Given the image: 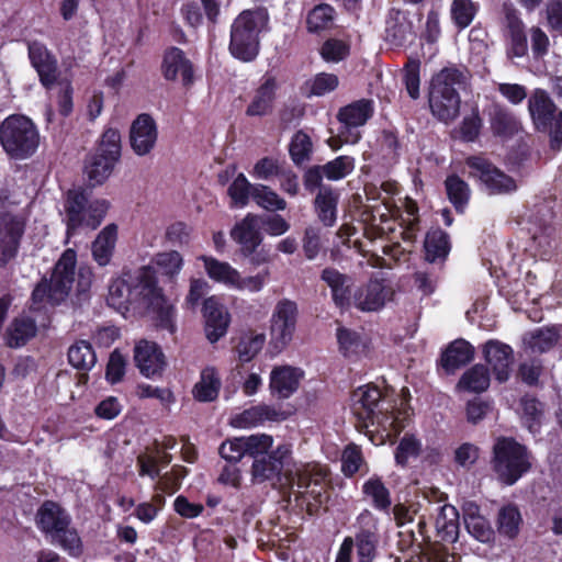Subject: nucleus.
Here are the masks:
<instances>
[{
	"mask_svg": "<svg viewBox=\"0 0 562 562\" xmlns=\"http://www.w3.org/2000/svg\"><path fill=\"white\" fill-rule=\"evenodd\" d=\"M108 303L119 312L127 311L131 304L143 305L160 327L171 333L175 330V306L148 274L136 280L131 277L113 280L109 286Z\"/></svg>",
	"mask_w": 562,
	"mask_h": 562,
	"instance_id": "f257e3e1",
	"label": "nucleus"
},
{
	"mask_svg": "<svg viewBox=\"0 0 562 562\" xmlns=\"http://www.w3.org/2000/svg\"><path fill=\"white\" fill-rule=\"evenodd\" d=\"M381 402H385V395L378 386L371 384L359 386L350 396L351 412L361 423V427L367 430L374 427L375 431H382L385 438L392 439L405 428L409 414L407 411H390L392 406L385 411H376Z\"/></svg>",
	"mask_w": 562,
	"mask_h": 562,
	"instance_id": "f03ea898",
	"label": "nucleus"
},
{
	"mask_svg": "<svg viewBox=\"0 0 562 562\" xmlns=\"http://www.w3.org/2000/svg\"><path fill=\"white\" fill-rule=\"evenodd\" d=\"M267 24L268 14L263 10L240 12L231 26L229 53L241 61H252L259 54V35Z\"/></svg>",
	"mask_w": 562,
	"mask_h": 562,
	"instance_id": "7ed1b4c3",
	"label": "nucleus"
},
{
	"mask_svg": "<svg viewBox=\"0 0 562 562\" xmlns=\"http://www.w3.org/2000/svg\"><path fill=\"white\" fill-rule=\"evenodd\" d=\"M491 468L501 483L514 485L530 470V452L512 437H497L492 449Z\"/></svg>",
	"mask_w": 562,
	"mask_h": 562,
	"instance_id": "20e7f679",
	"label": "nucleus"
},
{
	"mask_svg": "<svg viewBox=\"0 0 562 562\" xmlns=\"http://www.w3.org/2000/svg\"><path fill=\"white\" fill-rule=\"evenodd\" d=\"M77 255L66 249L55 265L49 280L43 279L32 293V308L41 310L43 304L57 305L68 296L75 281Z\"/></svg>",
	"mask_w": 562,
	"mask_h": 562,
	"instance_id": "39448f33",
	"label": "nucleus"
},
{
	"mask_svg": "<svg viewBox=\"0 0 562 562\" xmlns=\"http://www.w3.org/2000/svg\"><path fill=\"white\" fill-rule=\"evenodd\" d=\"M0 144L10 158L26 159L38 147L40 134L37 127L24 115H10L0 125Z\"/></svg>",
	"mask_w": 562,
	"mask_h": 562,
	"instance_id": "423d86ee",
	"label": "nucleus"
},
{
	"mask_svg": "<svg viewBox=\"0 0 562 562\" xmlns=\"http://www.w3.org/2000/svg\"><path fill=\"white\" fill-rule=\"evenodd\" d=\"M38 528L49 535L52 543L60 546L71 555L81 553V540L74 528H70V517L57 503L46 501L37 510Z\"/></svg>",
	"mask_w": 562,
	"mask_h": 562,
	"instance_id": "0eeeda50",
	"label": "nucleus"
},
{
	"mask_svg": "<svg viewBox=\"0 0 562 562\" xmlns=\"http://www.w3.org/2000/svg\"><path fill=\"white\" fill-rule=\"evenodd\" d=\"M67 236L79 228L95 229L103 221L109 203L105 200L90 201L83 191L70 190L64 204Z\"/></svg>",
	"mask_w": 562,
	"mask_h": 562,
	"instance_id": "6e6552de",
	"label": "nucleus"
},
{
	"mask_svg": "<svg viewBox=\"0 0 562 562\" xmlns=\"http://www.w3.org/2000/svg\"><path fill=\"white\" fill-rule=\"evenodd\" d=\"M528 111L536 128L549 132L551 148L559 150L562 146V111H558L548 92L533 90L528 99Z\"/></svg>",
	"mask_w": 562,
	"mask_h": 562,
	"instance_id": "1a4fd4ad",
	"label": "nucleus"
},
{
	"mask_svg": "<svg viewBox=\"0 0 562 562\" xmlns=\"http://www.w3.org/2000/svg\"><path fill=\"white\" fill-rule=\"evenodd\" d=\"M328 470L319 464H304L299 468L291 479L292 490L297 494L307 507H317L327 498Z\"/></svg>",
	"mask_w": 562,
	"mask_h": 562,
	"instance_id": "9d476101",
	"label": "nucleus"
},
{
	"mask_svg": "<svg viewBox=\"0 0 562 562\" xmlns=\"http://www.w3.org/2000/svg\"><path fill=\"white\" fill-rule=\"evenodd\" d=\"M299 318L297 304L289 299L278 301L270 317V345L278 352L293 339Z\"/></svg>",
	"mask_w": 562,
	"mask_h": 562,
	"instance_id": "9b49d317",
	"label": "nucleus"
},
{
	"mask_svg": "<svg viewBox=\"0 0 562 562\" xmlns=\"http://www.w3.org/2000/svg\"><path fill=\"white\" fill-rule=\"evenodd\" d=\"M470 176L480 180L490 194H508L517 190L516 181L483 156L465 159Z\"/></svg>",
	"mask_w": 562,
	"mask_h": 562,
	"instance_id": "f8f14e48",
	"label": "nucleus"
},
{
	"mask_svg": "<svg viewBox=\"0 0 562 562\" xmlns=\"http://www.w3.org/2000/svg\"><path fill=\"white\" fill-rule=\"evenodd\" d=\"M26 216L21 212L0 213V268L14 260L25 233Z\"/></svg>",
	"mask_w": 562,
	"mask_h": 562,
	"instance_id": "ddd939ff",
	"label": "nucleus"
},
{
	"mask_svg": "<svg viewBox=\"0 0 562 562\" xmlns=\"http://www.w3.org/2000/svg\"><path fill=\"white\" fill-rule=\"evenodd\" d=\"M395 295L394 288L385 280L371 279L352 294L351 305L361 312H378Z\"/></svg>",
	"mask_w": 562,
	"mask_h": 562,
	"instance_id": "4468645a",
	"label": "nucleus"
},
{
	"mask_svg": "<svg viewBox=\"0 0 562 562\" xmlns=\"http://www.w3.org/2000/svg\"><path fill=\"white\" fill-rule=\"evenodd\" d=\"M373 114L372 102L366 99L352 102L341 108L337 114L341 128L338 137L341 143L356 144L361 138L357 130L362 126Z\"/></svg>",
	"mask_w": 562,
	"mask_h": 562,
	"instance_id": "2eb2a0df",
	"label": "nucleus"
},
{
	"mask_svg": "<svg viewBox=\"0 0 562 562\" xmlns=\"http://www.w3.org/2000/svg\"><path fill=\"white\" fill-rule=\"evenodd\" d=\"M358 531L353 538L359 562H372L378 544V518L369 510H362L356 520Z\"/></svg>",
	"mask_w": 562,
	"mask_h": 562,
	"instance_id": "dca6fc26",
	"label": "nucleus"
},
{
	"mask_svg": "<svg viewBox=\"0 0 562 562\" xmlns=\"http://www.w3.org/2000/svg\"><path fill=\"white\" fill-rule=\"evenodd\" d=\"M288 416L289 414L281 407L261 403L232 416L231 425L235 428L247 429L258 427L267 422L280 423Z\"/></svg>",
	"mask_w": 562,
	"mask_h": 562,
	"instance_id": "f3484780",
	"label": "nucleus"
},
{
	"mask_svg": "<svg viewBox=\"0 0 562 562\" xmlns=\"http://www.w3.org/2000/svg\"><path fill=\"white\" fill-rule=\"evenodd\" d=\"M290 445L278 446L268 456H262L254 460L251 465V480L254 483H263L279 479L285 460L290 457Z\"/></svg>",
	"mask_w": 562,
	"mask_h": 562,
	"instance_id": "a211bd4d",
	"label": "nucleus"
},
{
	"mask_svg": "<svg viewBox=\"0 0 562 562\" xmlns=\"http://www.w3.org/2000/svg\"><path fill=\"white\" fill-rule=\"evenodd\" d=\"M158 127L156 121L147 113L139 114L130 130V144L137 156L148 155L156 146Z\"/></svg>",
	"mask_w": 562,
	"mask_h": 562,
	"instance_id": "6ab92c4d",
	"label": "nucleus"
},
{
	"mask_svg": "<svg viewBox=\"0 0 562 562\" xmlns=\"http://www.w3.org/2000/svg\"><path fill=\"white\" fill-rule=\"evenodd\" d=\"M134 361L139 372L148 379L161 376L167 364L160 347L148 340H140L135 346Z\"/></svg>",
	"mask_w": 562,
	"mask_h": 562,
	"instance_id": "aec40b11",
	"label": "nucleus"
},
{
	"mask_svg": "<svg viewBox=\"0 0 562 562\" xmlns=\"http://www.w3.org/2000/svg\"><path fill=\"white\" fill-rule=\"evenodd\" d=\"M261 220L258 215L248 213L231 231L232 239L240 246L244 256H250L262 241L260 232Z\"/></svg>",
	"mask_w": 562,
	"mask_h": 562,
	"instance_id": "412c9836",
	"label": "nucleus"
},
{
	"mask_svg": "<svg viewBox=\"0 0 562 562\" xmlns=\"http://www.w3.org/2000/svg\"><path fill=\"white\" fill-rule=\"evenodd\" d=\"M29 57L36 69L41 83L49 89L58 78V66L55 56L40 42L29 44Z\"/></svg>",
	"mask_w": 562,
	"mask_h": 562,
	"instance_id": "4be33fe9",
	"label": "nucleus"
},
{
	"mask_svg": "<svg viewBox=\"0 0 562 562\" xmlns=\"http://www.w3.org/2000/svg\"><path fill=\"white\" fill-rule=\"evenodd\" d=\"M491 132L494 136L508 139L516 135L521 123L513 111L499 103H492L485 110Z\"/></svg>",
	"mask_w": 562,
	"mask_h": 562,
	"instance_id": "5701e85b",
	"label": "nucleus"
},
{
	"mask_svg": "<svg viewBox=\"0 0 562 562\" xmlns=\"http://www.w3.org/2000/svg\"><path fill=\"white\" fill-rule=\"evenodd\" d=\"M483 355L499 382L507 381L514 361V351L509 345L491 339L483 346Z\"/></svg>",
	"mask_w": 562,
	"mask_h": 562,
	"instance_id": "b1692460",
	"label": "nucleus"
},
{
	"mask_svg": "<svg viewBox=\"0 0 562 562\" xmlns=\"http://www.w3.org/2000/svg\"><path fill=\"white\" fill-rule=\"evenodd\" d=\"M460 95L458 92H447L438 82L435 91L429 92V106L434 116L443 123L454 121L460 113Z\"/></svg>",
	"mask_w": 562,
	"mask_h": 562,
	"instance_id": "393cba45",
	"label": "nucleus"
},
{
	"mask_svg": "<svg viewBox=\"0 0 562 562\" xmlns=\"http://www.w3.org/2000/svg\"><path fill=\"white\" fill-rule=\"evenodd\" d=\"M203 312L206 337L211 342H215L227 331L229 324L228 311L215 296H211L204 301Z\"/></svg>",
	"mask_w": 562,
	"mask_h": 562,
	"instance_id": "a878e982",
	"label": "nucleus"
},
{
	"mask_svg": "<svg viewBox=\"0 0 562 562\" xmlns=\"http://www.w3.org/2000/svg\"><path fill=\"white\" fill-rule=\"evenodd\" d=\"M161 70L167 80L181 79L184 86H189L193 81L192 64L178 47H170L166 50Z\"/></svg>",
	"mask_w": 562,
	"mask_h": 562,
	"instance_id": "bb28decb",
	"label": "nucleus"
},
{
	"mask_svg": "<svg viewBox=\"0 0 562 562\" xmlns=\"http://www.w3.org/2000/svg\"><path fill=\"white\" fill-rule=\"evenodd\" d=\"M278 83L273 77H265L251 94L246 108L247 116H265L273 111Z\"/></svg>",
	"mask_w": 562,
	"mask_h": 562,
	"instance_id": "cd10ccee",
	"label": "nucleus"
},
{
	"mask_svg": "<svg viewBox=\"0 0 562 562\" xmlns=\"http://www.w3.org/2000/svg\"><path fill=\"white\" fill-rule=\"evenodd\" d=\"M321 280L330 289L331 299L337 307L347 310L351 306V279L349 276L341 273L336 268L327 267L322 271Z\"/></svg>",
	"mask_w": 562,
	"mask_h": 562,
	"instance_id": "c85d7f7f",
	"label": "nucleus"
},
{
	"mask_svg": "<svg viewBox=\"0 0 562 562\" xmlns=\"http://www.w3.org/2000/svg\"><path fill=\"white\" fill-rule=\"evenodd\" d=\"M303 372L291 366L276 367L270 373V390L279 398H289L299 387Z\"/></svg>",
	"mask_w": 562,
	"mask_h": 562,
	"instance_id": "c756f323",
	"label": "nucleus"
},
{
	"mask_svg": "<svg viewBox=\"0 0 562 562\" xmlns=\"http://www.w3.org/2000/svg\"><path fill=\"white\" fill-rule=\"evenodd\" d=\"M339 192L331 187H322L314 200V209L318 220L327 227L334 226L337 220Z\"/></svg>",
	"mask_w": 562,
	"mask_h": 562,
	"instance_id": "7c9ffc66",
	"label": "nucleus"
},
{
	"mask_svg": "<svg viewBox=\"0 0 562 562\" xmlns=\"http://www.w3.org/2000/svg\"><path fill=\"white\" fill-rule=\"evenodd\" d=\"M463 520L471 536L481 542H488L494 537V531L486 518L480 514L477 505L470 503L463 508Z\"/></svg>",
	"mask_w": 562,
	"mask_h": 562,
	"instance_id": "2f4dec72",
	"label": "nucleus"
},
{
	"mask_svg": "<svg viewBox=\"0 0 562 562\" xmlns=\"http://www.w3.org/2000/svg\"><path fill=\"white\" fill-rule=\"evenodd\" d=\"M222 386L221 378L214 367L201 371L200 380L192 390L193 397L199 402H213L217 398Z\"/></svg>",
	"mask_w": 562,
	"mask_h": 562,
	"instance_id": "473e14b6",
	"label": "nucleus"
},
{
	"mask_svg": "<svg viewBox=\"0 0 562 562\" xmlns=\"http://www.w3.org/2000/svg\"><path fill=\"white\" fill-rule=\"evenodd\" d=\"M117 240V226L115 224L106 225L92 243V256L95 262L103 267L106 266L113 255Z\"/></svg>",
	"mask_w": 562,
	"mask_h": 562,
	"instance_id": "72a5a7b5",
	"label": "nucleus"
},
{
	"mask_svg": "<svg viewBox=\"0 0 562 562\" xmlns=\"http://www.w3.org/2000/svg\"><path fill=\"white\" fill-rule=\"evenodd\" d=\"M436 530L442 541L456 542L459 537V512L452 505L446 504L439 507L436 517Z\"/></svg>",
	"mask_w": 562,
	"mask_h": 562,
	"instance_id": "f704fd0d",
	"label": "nucleus"
},
{
	"mask_svg": "<svg viewBox=\"0 0 562 562\" xmlns=\"http://www.w3.org/2000/svg\"><path fill=\"white\" fill-rule=\"evenodd\" d=\"M199 259L203 261L204 270L211 280L222 283L229 289H233L234 285L237 284L236 281L239 271L228 262L204 255Z\"/></svg>",
	"mask_w": 562,
	"mask_h": 562,
	"instance_id": "c9c22d12",
	"label": "nucleus"
},
{
	"mask_svg": "<svg viewBox=\"0 0 562 562\" xmlns=\"http://www.w3.org/2000/svg\"><path fill=\"white\" fill-rule=\"evenodd\" d=\"M472 358V346L463 339H457L443 351L441 356V366L447 372H454L470 362Z\"/></svg>",
	"mask_w": 562,
	"mask_h": 562,
	"instance_id": "e433bc0d",
	"label": "nucleus"
},
{
	"mask_svg": "<svg viewBox=\"0 0 562 562\" xmlns=\"http://www.w3.org/2000/svg\"><path fill=\"white\" fill-rule=\"evenodd\" d=\"M469 74L467 70L456 66L442 68L431 79L430 91H435L438 82L447 89V92H458L468 83Z\"/></svg>",
	"mask_w": 562,
	"mask_h": 562,
	"instance_id": "4c0bfd02",
	"label": "nucleus"
},
{
	"mask_svg": "<svg viewBox=\"0 0 562 562\" xmlns=\"http://www.w3.org/2000/svg\"><path fill=\"white\" fill-rule=\"evenodd\" d=\"M36 334L35 321L29 316H21L14 319L8 329L7 344L11 348H19L34 337Z\"/></svg>",
	"mask_w": 562,
	"mask_h": 562,
	"instance_id": "58836bf2",
	"label": "nucleus"
},
{
	"mask_svg": "<svg viewBox=\"0 0 562 562\" xmlns=\"http://www.w3.org/2000/svg\"><path fill=\"white\" fill-rule=\"evenodd\" d=\"M411 24L403 12L395 9L390 10L385 29L387 41L396 46L402 45L411 34Z\"/></svg>",
	"mask_w": 562,
	"mask_h": 562,
	"instance_id": "ea45409f",
	"label": "nucleus"
},
{
	"mask_svg": "<svg viewBox=\"0 0 562 562\" xmlns=\"http://www.w3.org/2000/svg\"><path fill=\"white\" fill-rule=\"evenodd\" d=\"M426 260L435 262L445 259L450 250L449 237L443 231L436 228L427 233L425 238Z\"/></svg>",
	"mask_w": 562,
	"mask_h": 562,
	"instance_id": "a19ab883",
	"label": "nucleus"
},
{
	"mask_svg": "<svg viewBox=\"0 0 562 562\" xmlns=\"http://www.w3.org/2000/svg\"><path fill=\"white\" fill-rule=\"evenodd\" d=\"M522 518L518 507L514 504L503 506L497 515V530L501 535L513 539L520 529Z\"/></svg>",
	"mask_w": 562,
	"mask_h": 562,
	"instance_id": "79ce46f5",
	"label": "nucleus"
},
{
	"mask_svg": "<svg viewBox=\"0 0 562 562\" xmlns=\"http://www.w3.org/2000/svg\"><path fill=\"white\" fill-rule=\"evenodd\" d=\"M362 492L371 498L374 508L389 513L392 505L391 494L380 477H371L364 482Z\"/></svg>",
	"mask_w": 562,
	"mask_h": 562,
	"instance_id": "37998d69",
	"label": "nucleus"
},
{
	"mask_svg": "<svg viewBox=\"0 0 562 562\" xmlns=\"http://www.w3.org/2000/svg\"><path fill=\"white\" fill-rule=\"evenodd\" d=\"M490 385V373L486 367L483 364H475L461 376L458 387L480 393L485 391Z\"/></svg>",
	"mask_w": 562,
	"mask_h": 562,
	"instance_id": "c03bdc74",
	"label": "nucleus"
},
{
	"mask_svg": "<svg viewBox=\"0 0 562 562\" xmlns=\"http://www.w3.org/2000/svg\"><path fill=\"white\" fill-rule=\"evenodd\" d=\"M68 361L74 368L90 370L95 364L97 356L90 342L79 340L69 347Z\"/></svg>",
	"mask_w": 562,
	"mask_h": 562,
	"instance_id": "a18cd8bd",
	"label": "nucleus"
},
{
	"mask_svg": "<svg viewBox=\"0 0 562 562\" xmlns=\"http://www.w3.org/2000/svg\"><path fill=\"white\" fill-rule=\"evenodd\" d=\"M335 9L327 3L315 5L306 18L307 30L312 33H318L330 29L335 22Z\"/></svg>",
	"mask_w": 562,
	"mask_h": 562,
	"instance_id": "49530a36",
	"label": "nucleus"
},
{
	"mask_svg": "<svg viewBox=\"0 0 562 562\" xmlns=\"http://www.w3.org/2000/svg\"><path fill=\"white\" fill-rule=\"evenodd\" d=\"M117 160L95 153L86 166V173L94 184L103 183L112 173Z\"/></svg>",
	"mask_w": 562,
	"mask_h": 562,
	"instance_id": "de8ad7c7",
	"label": "nucleus"
},
{
	"mask_svg": "<svg viewBox=\"0 0 562 562\" xmlns=\"http://www.w3.org/2000/svg\"><path fill=\"white\" fill-rule=\"evenodd\" d=\"M445 186L449 201L458 212H463L471 194L469 184L458 176H449Z\"/></svg>",
	"mask_w": 562,
	"mask_h": 562,
	"instance_id": "09e8293b",
	"label": "nucleus"
},
{
	"mask_svg": "<svg viewBox=\"0 0 562 562\" xmlns=\"http://www.w3.org/2000/svg\"><path fill=\"white\" fill-rule=\"evenodd\" d=\"M266 336L262 333L248 331L240 336L236 346L238 358L248 362L262 349Z\"/></svg>",
	"mask_w": 562,
	"mask_h": 562,
	"instance_id": "8fccbe9b",
	"label": "nucleus"
},
{
	"mask_svg": "<svg viewBox=\"0 0 562 562\" xmlns=\"http://www.w3.org/2000/svg\"><path fill=\"white\" fill-rule=\"evenodd\" d=\"M558 341V333L552 328H539L528 333L525 338V345L532 352H546Z\"/></svg>",
	"mask_w": 562,
	"mask_h": 562,
	"instance_id": "3c124183",
	"label": "nucleus"
},
{
	"mask_svg": "<svg viewBox=\"0 0 562 562\" xmlns=\"http://www.w3.org/2000/svg\"><path fill=\"white\" fill-rule=\"evenodd\" d=\"M251 198L260 207L267 211H283L286 207V201L263 184H256L251 188Z\"/></svg>",
	"mask_w": 562,
	"mask_h": 562,
	"instance_id": "603ef678",
	"label": "nucleus"
},
{
	"mask_svg": "<svg viewBox=\"0 0 562 562\" xmlns=\"http://www.w3.org/2000/svg\"><path fill=\"white\" fill-rule=\"evenodd\" d=\"M313 143L303 131L296 132L290 143V155L295 165H302L311 159Z\"/></svg>",
	"mask_w": 562,
	"mask_h": 562,
	"instance_id": "864d4df0",
	"label": "nucleus"
},
{
	"mask_svg": "<svg viewBox=\"0 0 562 562\" xmlns=\"http://www.w3.org/2000/svg\"><path fill=\"white\" fill-rule=\"evenodd\" d=\"M520 405L525 425L531 432H537L543 415L542 403L527 395L521 398Z\"/></svg>",
	"mask_w": 562,
	"mask_h": 562,
	"instance_id": "5fc2aeb1",
	"label": "nucleus"
},
{
	"mask_svg": "<svg viewBox=\"0 0 562 562\" xmlns=\"http://www.w3.org/2000/svg\"><path fill=\"white\" fill-rule=\"evenodd\" d=\"M402 80L408 95L417 100L420 95V61L409 58L402 70Z\"/></svg>",
	"mask_w": 562,
	"mask_h": 562,
	"instance_id": "6e6d98bb",
	"label": "nucleus"
},
{
	"mask_svg": "<svg viewBox=\"0 0 562 562\" xmlns=\"http://www.w3.org/2000/svg\"><path fill=\"white\" fill-rule=\"evenodd\" d=\"M422 452V442L413 435L406 434L395 450L396 464L406 467L411 460H415Z\"/></svg>",
	"mask_w": 562,
	"mask_h": 562,
	"instance_id": "4d7b16f0",
	"label": "nucleus"
},
{
	"mask_svg": "<svg viewBox=\"0 0 562 562\" xmlns=\"http://www.w3.org/2000/svg\"><path fill=\"white\" fill-rule=\"evenodd\" d=\"M325 178L331 181L344 179L355 169V159L350 156H339L322 166Z\"/></svg>",
	"mask_w": 562,
	"mask_h": 562,
	"instance_id": "13d9d810",
	"label": "nucleus"
},
{
	"mask_svg": "<svg viewBox=\"0 0 562 562\" xmlns=\"http://www.w3.org/2000/svg\"><path fill=\"white\" fill-rule=\"evenodd\" d=\"M475 13L476 5L471 0H453L451 4V18L460 29L469 26Z\"/></svg>",
	"mask_w": 562,
	"mask_h": 562,
	"instance_id": "bf43d9fd",
	"label": "nucleus"
},
{
	"mask_svg": "<svg viewBox=\"0 0 562 562\" xmlns=\"http://www.w3.org/2000/svg\"><path fill=\"white\" fill-rule=\"evenodd\" d=\"M245 445V452L255 459L262 456L272 448L273 438L267 434H257L248 437H243Z\"/></svg>",
	"mask_w": 562,
	"mask_h": 562,
	"instance_id": "052dcab7",
	"label": "nucleus"
},
{
	"mask_svg": "<svg viewBox=\"0 0 562 562\" xmlns=\"http://www.w3.org/2000/svg\"><path fill=\"white\" fill-rule=\"evenodd\" d=\"M97 153L108 156L115 160L121 156V135L115 128H108L102 134Z\"/></svg>",
	"mask_w": 562,
	"mask_h": 562,
	"instance_id": "680f3d73",
	"label": "nucleus"
},
{
	"mask_svg": "<svg viewBox=\"0 0 562 562\" xmlns=\"http://www.w3.org/2000/svg\"><path fill=\"white\" fill-rule=\"evenodd\" d=\"M155 262L162 274L173 278L182 269L183 258L178 251L171 250L158 254Z\"/></svg>",
	"mask_w": 562,
	"mask_h": 562,
	"instance_id": "e2e57ef3",
	"label": "nucleus"
},
{
	"mask_svg": "<svg viewBox=\"0 0 562 562\" xmlns=\"http://www.w3.org/2000/svg\"><path fill=\"white\" fill-rule=\"evenodd\" d=\"M251 186L243 173H239L228 188V195L239 206H245L251 196Z\"/></svg>",
	"mask_w": 562,
	"mask_h": 562,
	"instance_id": "0e129e2a",
	"label": "nucleus"
},
{
	"mask_svg": "<svg viewBox=\"0 0 562 562\" xmlns=\"http://www.w3.org/2000/svg\"><path fill=\"white\" fill-rule=\"evenodd\" d=\"M363 464L361 450L356 445H349L342 452L341 469L345 475L352 476Z\"/></svg>",
	"mask_w": 562,
	"mask_h": 562,
	"instance_id": "69168bd1",
	"label": "nucleus"
},
{
	"mask_svg": "<svg viewBox=\"0 0 562 562\" xmlns=\"http://www.w3.org/2000/svg\"><path fill=\"white\" fill-rule=\"evenodd\" d=\"M126 369V359L119 351L114 350L109 358L105 371V378L111 384L122 381Z\"/></svg>",
	"mask_w": 562,
	"mask_h": 562,
	"instance_id": "338daca9",
	"label": "nucleus"
},
{
	"mask_svg": "<svg viewBox=\"0 0 562 562\" xmlns=\"http://www.w3.org/2000/svg\"><path fill=\"white\" fill-rule=\"evenodd\" d=\"M337 339L340 351L346 357H350L358 353L362 346L359 335L356 331H352L347 328H338Z\"/></svg>",
	"mask_w": 562,
	"mask_h": 562,
	"instance_id": "774afa93",
	"label": "nucleus"
}]
</instances>
